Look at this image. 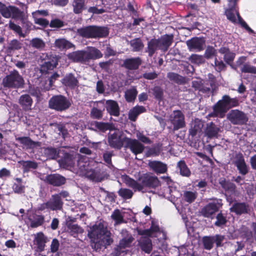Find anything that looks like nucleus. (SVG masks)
<instances>
[{"label": "nucleus", "mask_w": 256, "mask_h": 256, "mask_svg": "<svg viewBox=\"0 0 256 256\" xmlns=\"http://www.w3.org/2000/svg\"><path fill=\"white\" fill-rule=\"evenodd\" d=\"M88 232V236L90 239V246L96 252L106 248L114 242L111 232L102 222L95 224L90 228Z\"/></svg>", "instance_id": "nucleus-1"}, {"label": "nucleus", "mask_w": 256, "mask_h": 256, "mask_svg": "<svg viewBox=\"0 0 256 256\" xmlns=\"http://www.w3.org/2000/svg\"><path fill=\"white\" fill-rule=\"evenodd\" d=\"M141 184L138 183L136 180L131 178L128 176L126 175L124 177V182L129 187L132 188L134 192H140L144 188L156 189L160 186V182L156 176L149 174H144L140 178Z\"/></svg>", "instance_id": "nucleus-2"}, {"label": "nucleus", "mask_w": 256, "mask_h": 256, "mask_svg": "<svg viewBox=\"0 0 256 256\" xmlns=\"http://www.w3.org/2000/svg\"><path fill=\"white\" fill-rule=\"evenodd\" d=\"M103 54L97 48L90 47L88 50H80L70 52L68 54L69 60L74 62L88 64L90 60L102 58Z\"/></svg>", "instance_id": "nucleus-3"}, {"label": "nucleus", "mask_w": 256, "mask_h": 256, "mask_svg": "<svg viewBox=\"0 0 256 256\" xmlns=\"http://www.w3.org/2000/svg\"><path fill=\"white\" fill-rule=\"evenodd\" d=\"M109 28L106 26L90 25L77 29L80 36L87 39L106 38L109 34Z\"/></svg>", "instance_id": "nucleus-4"}, {"label": "nucleus", "mask_w": 256, "mask_h": 256, "mask_svg": "<svg viewBox=\"0 0 256 256\" xmlns=\"http://www.w3.org/2000/svg\"><path fill=\"white\" fill-rule=\"evenodd\" d=\"M239 105L237 98H231L227 94L224 95L213 106L214 112L216 114H224L230 109Z\"/></svg>", "instance_id": "nucleus-5"}, {"label": "nucleus", "mask_w": 256, "mask_h": 256, "mask_svg": "<svg viewBox=\"0 0 256 256\" xmlns=\"http://www.w3.org/2000/svg\"><path fill=\"white\" fill-rule=\"evenodd\" d=\"M4 87L10 88H24V80L22 75L16 70L10 72L2 80Z\"/></svg>", "instance_id": "nucleus-6"}, {"label": "nucleus", "mask_w": 256, "mask_h": 256, "mask_svg": "<svg viewBox=\"0 0 256 256\" xmlns=\"http://www.w3.org/2000/svg\"><path fill=\"white\" fill-rule=\"evenodd\" d=\"M71 106L69 100L61 94L52 96L48 102V107L58 112H63L68 110Z\"/></svg>", "instance_id": "nucleus-7"}, {"label": "nucleus", "mask_w": 256, "mask_h": 256, "mask_svg": "<svg viewBox=\"0 0 256 256\" xmlns=\"http://www.w3.org/2000/svg\"><path fill=\"white\" fill-rule=\"evenodd\" d=\"M210 200L216 202H208L201 209L200 214L204 218H212V216L222 208L223 204L221 199L213 198Z\"/></svg>", "instance_id": "nucleus-8"}, {"label": "nucleus", "mask_w": 256, "mask_h": 256, "mask_svg": "<svg viewBox=\"0 0 256 256\" xmlns=\"http://www.w3.org/2000/svg\"><path fill=\"white\" fill-rule=\"evenodd\" d=\"M125 136H122V134L120 132H114L110 134L108 136V142L110 146L112 148L120 150L126 144Z\"/></svg>", "instance_id": "nucleus-9"}, {"label": "nucleus", "mask_w": 256, "mask_h": 256, "mask_svg": "<svg viewBox=\"0 0 256 256\" xmlns=\"http://www.w3.org/2000/svg\"><path fill=\"white\" fill-rule=\"evenodd\" d=\"M228 118L234 125L245 124L248 120L246 114L238 110H232L228 114Z\"/></svg>", "instance_id": "nucleus-10"}, {"label": "nucleus", "mask_w": 256, "mask_h": 256, "mask_svg": "<svg viewBox=\"0 0 256 256\" xmlns=\"http://www.w3.org/2000/svg\"><path fill=\"white\" fill-rule=\"evenodd\" d=\"M170 120L173 125V131L183 128L186 126L184 116L180 110H174L170 116Z\"/></svg>", "instance_id": "nucleus-11"}, {"label": "nucleus", "mask_w": 256, "mask_h": 256, "mask_svg": "<svg viewBox=\"0 0 256 256\" xmlns=\"http://www.w3.org/2000/svg\"><path fill=\"white\" fill-rule=\"evenodd\" d=\"M125 140H126V143L124 144V148H129L135 155L142 153L144 150V146L138 140L132 139L126 136L125 137Z\"/></svg>", "instance_id": "nucleus-12"}, {"label": "nucleus", "mask_w": 256, "mask_h": 256, "mask_svg": "<svg viewBox=\"0 0 256 256\" xmlns=\"http://www.w3.org/2000/svg\"><path fill=\"white\" fill-rule=\"evenodd\" d=\"M220 126L212 122H208L204 128V133L208 138H218L220 132Z\"/></svg>", "instance_id": "nucleus-13"}, {"label": "nucleus", "mask_w": 256, "mask_h": 256, "mask_svg": "<svg viewBox=\"0 0 256 256\" xmlns=\"http://www.w3.org/2000/svg\"><path fill=\"white\" fill-rule=\"evenodd\" d=\"M234 164L236 167L240 174L245 176L248 173L249 168L245 162L243 154L241 152L236 154Z\"/></svg>", "instance_id": "nucleus-14"}, {"label": "nucleus", "mask_w": 256, "mask_h": 256, "mask_svg": "<svg viewBox=\"0 0 256 256\" xmlns=\"http://www.w3.org/2000/svg\"><path fill=\"white\" fill-rule=\"evenodd\" d=\"M44 181L45 182L54 186H60L66 184V178L60 174H54L46 176Z\"/></svg>", "instance_id": "nucleus-15"}, {"label": "nucleus", "mask_w": 256, "mask_h": 256, "mask_svg": "<svg viewBox=\"0 0 256 256\" xmlns=\"http://www.w3.org/2000/svg\"><path fill=\"white\" fill-rule=\"evenodd\" d=\"M58 64V60L56 56H50V58L41 64L40 72L42 74H47L52 70Z\"/></svg>", "instance_id": "nucleus-16"}, {"label": "nucleus", "mask_w": 256, "mask_h": 256, "mask_svg": "<svg viewBox=\"0 0 256 256\" xmlns=\"http://www.w3.org/2000/svg\"><path fill=\"white\" fill-rule=\"evenodd\" d=\"M230 210L236 215H242L248 213L250 209L248 203L236 200L230 208Z\"/></svg>", "instance_id": "nucleus-17"}, {"label": "nucleus", "mask_w": 256, "mask_h": 256, "mask_svg": "<svg viewBox=\"0 0 256 256\" xmlns=\"http://www.w3.org/2000/svg\"><path fill=\"white\" fill-rule=\"evenodd\" d=\"M186 43L190 50L200 52L204 49L205 40L202 38L194 37L188 40Z\"/></svg>", "instance_id": "nucleus-18"}, {"label": "nucleus", "mask_w": 256, "mask_h": 256, "mask_svg": "<svg viewBox=\"0 0 256 256\" xmlns=\"http://www.w3.org/2000/svg\"><path fill=\"white\" fill-rule=\"evenodd\" d=\"M142 64V60L140 57H135L126 58L124 60L122 66L130 70H138Z\"/></svg>", "instance_id": "nucleus-19"}, {"label": "nucleus", "mask_w": 256, "mask_h": 256, "mask_svg": "<svg viewBox=\"0 0 256 256\" xmlns=\"http://www.w3.org/2000/svg\"><path fill=\"white\" fill-rule=\"evenodd\" d=\"M61 82L63 85L72 90H74L79 85L78 80L72 73L66 74Z\"/></svg>", "instance_id": "nucleus-20"}, {"label": "nucleus", "mask_w": 256, "mask_h": 256, "mask_svg": "<svg viewBox=\"0 0 256 256\" xmlns=\"http://www.w3.org/2000/svg\"><path fill=\"white\" fill-rule=\"evenodd\" d=\"M8 12L7 16H4L5 18H10V17L14 20H20L21 21H24V12L20 10L18 8L10 6L7 7V10L6 12Z\"/></svg>", "instance_id": "nucleus-21"}, {"label": "nucleus", "mask_w": 256, "mask_h": 256, "mask_svg": "<svg viewBox=\"0 0 256 256\" xmlns=\"http://www.w3.org/2000/svg\"><path fill=\"white\" fill-rule=\"evenodd\" d=\"M46 240V237L42 232H38L36 234L34 240V244L36 246V250L37 252H41L44 251Z\"/></svg>", "instance_id": "nucleus-22"}, {"label": "nucleus", "mask_w": 256, "mask_h": 256, "mask_svg": "<svg viewBox=\"0 0 256 256\" xmlns=\"http://www.w3.org/2000/svg\"><path fill=\"white\" fill-rule=\"evenodd\" d=\"M148 165L150 170L158 174H164L168 171L166 164L161 161H150Z\"/></svg>", "instance_id": "nucleus-23"}, {"label": "nucleus", "mask_w": 256, "mask_h": 256, "mask_svg": "<svg viewBox=\"0 0 256 256\" xmlns=\"http://www.w3.org/2000/svg\"><path fill=\"white\" fill-rule=\"evenodd\" d=\"M174 35L172 34H166L162 36L160 38H158L160 50L164 52H166L172 45L174 40Z\"/></svg>", "instance_id": "nucleus-24"}, {"label": "nucleus", "mask_w": 256, "mask_h": 256, "mask_svg": "<svg viewBox=\"0 0 256 256\" xmlns=\"http://www.w3.org/2000/svg\"><path fill=\"white\" fill-rule=\"evenodd\" d=\"M219 184L222 189L225 191L226 194H236V186L234 184L226 180L224 178H220Z\"/></svg>", "instance_id": "nucleus-25"}, {"label": "nucleus", "mask_w": 256, "mask_h": 256, "mask_svg": "<svg viewBox=\"0 0 256 256\" xmlns=\"http://www.w3.org/2000/svg\"><path fill=\"white\" fill-rule=\"evenodd\" d=\"M138 244L142 251L150 254L152 250V240L148 236H142L138 240Z\"/></svg>", "instance_id": "nucleus-26"}, {"label": "nucleus", "mask_w": 256, "mask_h": 256, "mask_svg": "<svg viewBox=\"0 0 256 256\" xmlns=\"http://www.w3.org/2000/svg\"><path fill=\"white\" fill-rule=\"evenodd\" d=\"M18 103L22 110L25 112H27L32 110L33 100L30 95L24 94L20 96Z\"/></svg>", "instance_id": "nucleus-27"}, {"label": "nucleus", "mask_w": 256, "mask_h": 256, "mask_svg": "<svg viewBox=\"0 0 256 256\" xmlns=\"http://www.w3.org/2000/svg\"><path fill=\"white\" fill-rule=\"evenodd\" d=\"M159 41L158 39L154 38L148 42L146 52L148 54L149 57H152L158 50H160Z\"/></svg>", "instance_id": "nucleus-28"}, {"label": "nucleus", "mask_w": 256, "mask_h": 256, "mask_svg": "<svg viewBox=\"0 0 256 256\" xmlns=\"http://www.w3.org/2000/svg\"><path fill=\"white\" fill-rule=\"evenodd\" d=\"M58 194H54L48 201L50 210H60L62 209L64 202Z\"/></svg>", "instance_id": "nucleus-29"}, {"label": "nucleus", "mask_w": 256, "mask_h": 256, "mask_svg": "<svg viewBox=\"0 0 256 256\" xmlns=\"http://www.w3.org/2000/svg\"><path fill=\"white\" fill-rule=\"evenodd\" d=\"M106 110L110 115L118 116L120 115V108L118 102L114 100L106 101Z\"/></svg>", "instance_id": "nucleus-30"}, {"label": "nucleus", "mask_w": 256, "mask_h": 256, "mask_svg": "<svg viewBox=\"0 0 256 256\" xmlns=\"http://www.w3.org/2000/svg\"><path fill=\"white\" fill-rule=\"evenodd\" d=\"M16 140L20 142V144L25 146L27 148H32L36 146H40L39 142L33 141L28 136L18 137L16 138Z\"/></svg>", "instance_id": "nucleus-31"}, {"label": "nucleus", "mask_w": 256, "mask_h": 256, "mask_svg": "<svg viewBox=\"0 0 256 256\" xmlns=\"http://www.w3.org/2000/svg\"><path fill=\"white\" fill-rule=\"evenodd\" d=\"M68 232L71 236L76 237L78 234H82L84 232V230L78 224H72L70 222H66Z\"/></svg>", "instance_id": "nucleus-32"}, {"label": "nucleus", "mask_w": 256, "mask_h": 256, "mask_svg": "<svg viewBox=\"0 0 256 256\" xmlns=\"http://www.w3.org/2000/svg\"><path fill=\"white\" fill-rule=\"evenodd\" d=\"M72 4L73 12L76 14H80L87 9L85 0H73Z\"/></svg>", "instance_id": "nucleus-33"}, {"label": "nucleus", "mask_w": 256, "mask_h": 256, "mask_svg": "<svg viewBox=\"0 0 256 256\" xmlns=\"http://www.w3.org/2000/svg\"><path fill=\"white\" fill-rule=\"evenodd\" d=\"M146 111V109L144 106H136L130 110L128 118L132 122H135L138 115Z\"/></svg>", "instance_id": "nucleus-34"}, {"label": "nucleus", "mask_w": 256, "mask_h": 256, "mask_svg": "<svg viewBox=\"0 0 256 256\" xmlns=\"http://www.w3.org/2000/svg\"><path fill=\"white\" fill-rule=\"evenodd\" d=\"M221 54H224V59L226 63L230 64L232 62L235 58V54L231 52L227 47H222L218 50Z\"/></svg>", "instance_id": "nucleus-35"}, {"label": "nucleus", "mask_w": 256, "mask_h": 256, "mask_svg": "<svg viewBox=\"0 0 256 256\" xmlns=\"http://www.w3.org/2000/svg\"><path fill=\"white\" fill-rule=\"evenodd\" d=\"M61 154L62 156H60V158L58 160L59 164L64 167H68L70 166L72 162V156L68 153L64 152V150H62Z\"/></svg>", "instance_id": "nucleus-36"}, {"label": "nucleus", "mask_w": 256, "mask_h": 256, "mask_svg": "<svg viewBox=\"0 0 256 256\" xmlns=\"http://www.w3.org/2000/svg\"><path fill=\"white\" fill-rule=\"evenodd\" d=\"M167 78L170 80L178 84H184L186 83V78L185 77L174 72H168Z\"/></svg>", "instance_id": "nucleus-37"}, {"label": "nucleus", "mask_w": 256, "mask_h": 256, "mask_svg": "<svg viewBox=\"0 0 256 256\" xmlns=\"http://www.w3.org/2000/svg\"><path fill=\"white\" fill-rule=\"evenodd\" d=\"M61 152L60 150H58L52 147H47L44 149V153L49 159L56 160L59 158Z\"/></svg>", "instance_id": "nucleus-38"}, {"label": "nucleus", "mask_w": 256, "mask_h": 256, "mask_svg": "<svg viewBox=\"0 0 256 256\" xmlns=\"http://www.w3.org/2000/svg\"><path fill=\"white\" fill-rule=\"evenodd\" d=\"M176 168L179 170L180 174L181 176L189 177L191 175V172L184 160H180L178 162Z\"/></svg>", "instance_id": "nucleus-39"}, {"label": "nucleus", "mask_w": 256, "mask_h": 256, "mask_svg": "<svg viewBox=\"0 0 256 256\" xmlns=\"http://www.w3.org/2000/svg\"><path fill=\"white\" fill-rule=\"evenodd\" d=\"M54 44L56 47L61 50L70 49L74 46V45L72 43L64 38L56 40Z\"/></svg>", "instance_id": "nucleus-40"}, {"label": "nucleus", "mask_w": 256, "mask_h": 256, "mask_svg": "<svg viewBox=\"0 0 256 256\" xmlns=\"http://www.w3.org/2000/svg\"><path fill=\"white\" fill-rule=\"evenodd\" d=\"M130 44L132 48V50L134 52L141 51L144 47V44L140 38L130 40Z\"/></svg>", "instance_id": "nucleus-41"}, {"label": "nucleus", "mask_w": 256, "mask_h": 256, "mask_svg": "<svg viewBox=\"0 0 256 256\" xmlns=\"http://www.w3.org/2000/svg\"><path fill=\"white\" fill-rule=\"evenodd\" d=\"M124 232L126 234V236L121 239L119 242L120 246L124 249L130 248L131 246L132 243L134 240V238L130 234L128 233L127 230Z\"/></svg>", "instance_id": "nucleus-42"}, {"label": "nucleus", "mask_w": 256, "mask_h": 256, "mask_svg": "<svg viewBox=\"0 0 256 256\" xmlns=\"http://www.w3.org/2000/svg\"><path fill=\"white\" fill-rule=\"evenodd\" d=\"M111 218L114 221L115 224H120L126 222L124 218V216L118 209H116L113 211L111 215Z\"/></svg>", "instance_id": "nucleus-43"}, {"label": "nucleus", "mask_w": 256, "mask_h": 256, "mask_svg": "<svg viewBox=\"0 0 256 256\" xmlns=\"http://www.w3.org/2000/svg\"><path fill=\"white\" fill-rule=\"evenodd\" d=\"M137 94L138 91L134 87L126 90L124 94L126 101L128 102H134L136 98Z\"/></svg>", "instance_id": "nucleus-44"}, {"label": "nucleus", "mask_w": 256, "mask_h": 256, "mask_svg": "<svg viewBox=\"0 0 256 256\" xmlns=\"http://www.w3.org/2000/svg\"><path fill=\"white\" fill-rule=\"evenodd\" d=\"M30 226L32 228H38L41 226L44 222V218L42 215H36L34 219L29 218Z\"/></svg>", "instance_id": "nucleus-45"}, {"label": "nucleus", "mask_w": 256, "mask_h": 256, "mask_svg": "<svg viewBox=\"0 0 256 256\" xmlns=\"http://www.w3.org/2000/svg\"><path fill=\"white\" fill-rule=\"evenodd\" d=\"M92 126H94V128L102 132H105L108 130L111 129V124L108 122H101L95 121Z\"/></svg>", "instance_id": "nucleus-46"}, {"label": "nucleus", "mask_w": 256, "mask_h": 256, "mask_svg": "<svg viewBox=\"0 0 256 256\" xmlns=\"http://www.w3.org/2000/svg\"><path fill=\"white\" fill-rule=\"evenodd\" d=\"M118 194L123 200L130 199L133 195L132 191L126 188H120L118 192Z\"/></svg>", "instance_id": "nucleus-47"}, {"label": "nucleus", "mask_w": 256, "mask_h": 256, "mask_svg": "<svg viewBox=\"0 0 256 256\" xmlns=\"http://www.w3.org/2000/svg\"><path fill=\"white\" fill-rule=\"evenodd\" d=\"M216 221L214 224L218 227L225 226L227 222L226 216L220 211L216 216Z\"/></svg>", "instance_id": "nucleus-48"}, {"label": "nucleus", "mask_w": 256, "mask_h": 256, "mask_svg": "<svg viewBox=\"0 0 256 256\" xmlns=\"http://www.w3.org/2000/svg\"><path fill=\"white\" fill-rule=\"evenodd\" d=\"M253 231L252 232L248 228L243 226L240 230V234L242 238L249 240L252 238Z\"/></svg>", "instance_id": "nucleus-49"}, {"label": "nucleus", "mask_w": 256, "mask_h": 256, "mask_svg": "<svg viewBox=\"0 0 256 256\" xmlns=\"http://www.w3.org/2000/svg\"><path fill=\"white\" fill-rule=\"evenodd\" d=\"M16 180L18 183H14L12 188L14 193L22 194L24 192L25 187L22 183V180L20 178H16Z\"/></svg>", "instance_id": "nucleus-50"}, {"label": "nucleus", "mask_w": 256, "mask_h": 256, "mask_svg": "<svg viewBox=\"0 0 256 256\" xmlns=\"http://www.w3.org/2000/svg\"><path fill=\"white\" fill-rule=\"evenodd\" d=\"M22 165L24 168V171L25 172H28L31 169L35 170L38 166L36 162L32 160L22 161Z\"/></svg>", "instance_id": "nucleus-51"}, {"label": "nucleus", "mask_w": 256, "mask_h": 256, "mask_svg": "<svg viewBox=\"0 0 256 256\" xmlns=\"http://www.w3.org/2000/svg\"><path fill=\"white\" fill-rule=\"evenodd\" d=\"M202 242L204 248L206 250H210L214 246L212 236H204L202 238Z\"/></svg>", "instance_id": "nucleus-52"}, {"label": "nucleus", "mask_w": 256, "mask_h": 256, "mask_svg": "<svg viewBox=\"0 0 256 256\" xmlns=\"http://www.w3.org/2000/svg\"><path fill=\"white\" fill-rule=\"evenodd\" d=\"M197 196L196 192L191 191H186L184 193V198L186 202L188 203H192L196 199Z\"/></svg>", "instance_id": "nucleus-53"}, {"label": "nucleus", "mask_w": 256, "mask_h": 256, "mask_svg": "<svg viewBox=\"0 0 256 256\" xmlns=\"http://www.w3.org/2000/svg\"><path fill=\"white\" fill-rule=\"evenodd\" d=\"M217 54L216 50L212 46H208L205 50L204 54V58L206 59H210Z\"/></svg>", "instance_id": "nucleus-54"}, {"label": "nucleus", "mask_w": 256, "mask_h": 256, "mask_svg": "<svg viewBox=\"0 0 256 256\" xmlns=\"http://www.w3.org/2000/svg\"><path fill=\"white\" fill-rule=\"evenodd\" d=\"M8 28L10 30H13L16 33L18 34L20 36L25 37V35L22 33L21 27L15 24L12 20H10L8 24Z\"/></svg>", "instance_id": "nucleus-55"}, {"label": "nucleus", "mask_w": 256, "mask_h": 256, "mask_svg": "<svg viewBox=\"0 0 256 256\" xmlns=\"http://www.w3.org/2000/svg\"><path fill=\"white\" fill-rule=\"evenodd\" d=\"M90 116L93 119L100 120L103 116V110L94 107L90 110Z\"/></svg>", "instance_id": "nucleus-56"}, {"label": "nucleus", "mask_w": 256, "mask_h": 256, "mask_svg": "<svg viewBox=\"0 0 256 256\" xmlns=\"http://www.w3.org/2000/svg\"><path fill=\"white\" fill-rule=\"evenodd\" d=\"M22 48V44L17 40L14 39L8 44V50H18Z\"/></svg>", "instance_id": "nucleus-57"}, {"label": "nucleus", "mask_w": 256, "mask_h": 256, "mask_svg": "<svg viewBox=\"0 0 256 256\" xmlns=\"http://www.w3.org/2000/svg\"><path fill=\"white\" fill-rule=\"evenodd\" d=\"M241 72L244 73L256 74V67L248 64H245L241 68Z\"/></svg>", "instance_id": "nucleus-58"}, {"label": "nucleus", "mask_w": 256, "mask_h": 256, "mask_svg": "<svg viewBox=\"0 0 256 256\" xmlns=\"http://www.w3.org/2000/svg\"><path fill=\"white\" fill-rule=\"evenodd\" d=\"M31 44L33 48L38 49L42 48L45 46L44 41L38 38H33L31 41Z\"/></svg>", "instance_id": "nucleus-59"}, {"label": "nucleus", "mask_w": 256, "mask_h": 256, "mask_svg": "<svg viewBox=\"0 0 256 256\" xmlns=\"http://www.w3.org/2000/svg\"><path fill=\"white\" fill-rule=\"evenodd\" d=\"M114 155V152L106 151L102 154L103 160L104 162L108 165L112 164V158Z\"/></svg>", "instance_id": "nucleus-60"}, {"label": "nucleus", "mask_w": 256, "mask_h": 256, "mask_svg": "<svg viewBox=\"0 0 256 256\" xmlns=\"http://www.w3.org/2000/svg\"><path fill=\"white\" fill-rule=\"evenodd\" d=\"M49 26L52 28H60L64 26V22L58 18H54L52 20Z\"/></svg>", "instance_id": "nucleus-61"}, {"label": "nucleus", "mask_w": 256, "mask_h": 256, "mask_svg": "<svg viewBox=\"0 0 256 256\" xmlns=\"http://www.w3.org/2000/svg\"><path fill=\"white\" fill-rule=\"evenodd\" d=\"M153 93L156 99L160 100L164 95L162 90L160 86H155L153 89Z\"/></svg>", "instance_id": "nucleus-62"}, {"label": "nucleus", "mask_w": 256, "mask_h": 256, "mask_svg": "<svg viewBox=\"0 0 256 256\" xmlns=\"http://www.w3.org/2000/svg\"><path fill=\"white\" fill-rule=\"evenodd\" d=\"M212 238L213 239L214 244L215 243L217 248L222 246V242L224 239V236L220 234H216L212 236Z\"/></svg>", "instance_id": "nucleus-63"}, {"label": "nucleus", "mask_w": 256, "mask_h": 256, "mask_svg": "<svg viewBox=\"0 0 256 256\" xmlns=\"http://www.w3.org/2000/svg\"><path fill=\"white\" fill-rule=\"evenodd\" d=\"M124 249L122 248L118 244L113 250L110 254V256H120L124 252Z\"/></svg>", "instance_id": "nucleus-64"}]
</instances>
